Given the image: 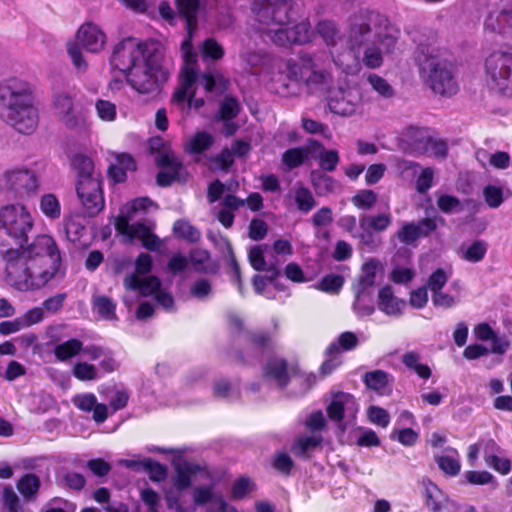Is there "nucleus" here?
<instances>
[{"label": "nucleus", "mask_w": 512, "mask_h": 512, "mask_svg": "<svg viewBox=\"0 0 512 512\" xmlns=\"http://www.w3.org/2000/svg\"><path fill=\"white\" fill-rule=\"evenodd\" d=\"M33 226V216L25 205L14 203L0 208V253L7 257V282L19 291L41 289L65 275L52 236L38 235L23 246Z\"/></svg>", "instance_id": "1"}, {"label": "nucleus", "mask_w": 512, "mask_h": 512, "mask_svg": "<svg viewBox=\"0 0 512 512\" xmlns=\"http://www.w3.org/2000/svg\"><path fill=\"white\" fill-rule=\"evenodd\" d=\"M111 66L124 73L129 85L140 94L154 92L169 77L154 44L135 38L124 39L116 45Z\"/></svg>", "instance_id": "2"}, {"label": "nucleus", "mask_w": 512, "mask_h": 512, "mask_svg": "<svg viewBox=\"0 0 512 512\" xmlns=\"http://www.w3.org/2000/svg\"><path fill=\"white\" fill-rule=\"evenodd\" d=\"M299 10L292 0H253L251 6L257 30L277 46L302 45L312 40L309 21L297 23Z\"/></svg>", "instance_id": "3"}, {"label": "nucleus", "mask_w": 512, "mask_h": 512, "mask_svg": "<svg viewBox=\"0 0 512 512\" xmlns=\"http://www.w3.org/2000/svg\"><path fill=\"white\" fill-rule=\"evenodd\" d=\"M400 31L375 11H361L351 18L347 43L351 50L364 48L363 64L375 69L382 65L383 54L394 48Z\"/></svg>", "instance_id": "4"}, {"label": "nucleus", "mask_w": 512, "mask_h": 512, "mask_svg": "<svg viewBox=\"0 0 512 512\" xmlns=\"http://www.w3.org/2000/svg\"><path fill=\"white\" fill-rule=\"evenodd\" d=\"M0 118L22 134L36 130L39 115L28 81L11 77L0 82Z\"/></svg>", "instance_id": "5"}, {"label": "nucleus", "mask_w": 512, "mask_h": 512, "mask_svg": "<svg viewBox=\"0 0 512 512\" xmlns=\"http://www.w3.org/2000/svg\"><path fill=\"white\" fill-rule=\"evenodd\" d=\"M152 267V258L149 254L143 253L136 260L135 272L126 276L124 286L129 291L124 296V303L131 308L134 303L132 293L139 292L142 296H154L155 300L165 310H172L174 300L172 295L161 285L160 280L155 276H146Z\"/></svg>", "instance_id": "6"}, {"label": "nucleus", "mask_w": 512, "mask_h": 512, "mask_svg": "<svg viewBox=\"0 0 512 512\" xmlns=\"http://www.w3.org/2000/svg\"><path fill=\"white\" fill-rule=\"evenodd\" d=\"M242 61L249 67L252 74L258 75L262 82L280 95H285L288 84L285 75H296L295 62L284 60L262 52H246L241 55Z\"/></svg>", "instance_id": "7"}, {"label": "nucleus", "mask_w": 512, "mask_h": 512, "mask_svg": "<svg viewBox=\"0 0 512 512\" xmlns=\"http://www.w3.org/2000/svg\"><path fill=\"white\" fill-rule=\"evenodd\" d=\"M153 205L147 197L135 199L122 206L114 224L116 231L127 241L138 239L146 249L156 251L160 248L161 241L150 228L143 223H129L139 212H145Z\"/></svg>", "instance_id": "8"}, {"label": "nucleus", "mask_w": 512, "mask_h": 512, "mask_svg": "<svg viewBox=\"0 0 512 512\" xmlns=\"http://www.w3.org/2000/svg\"><path fill=\"white\" fill-rule=\"evenodd\" d=\"M301 65L295 62L296 75H285L287 80L302 81L310 93H328L333 85L329 57L303 53L300 55Z\"/></svg>", "instance_id": "9"}, {"label": "nucleus", "mask_w": 512, "mask_h": 512, "mask_svg": "<svg viewBox=\"0 0 512 512\" xmlns=\"http://www.w3.org/2000/svg\"><path fill=\"white\" fill-rule=\"evenodd\" d=\"M40 162L16 164L0 173V191L16 199L30 198L40 189Z\"/></svg>", "instance_id": "10"}, {"label": "nucleus", "mask_w": 512, "mask_h": 512, "mask_svg": "<svg viewBox=\"0 0 512 512\" xmlns=\"http://www.w3.org/2000/svg\"><path fill=\"white\" fill-rule=\"evenodd\" d=\"M52 108L55 116L68 129L86 131L90 127L89 113L69 92H57L53 96Z\"/></svg>", "instance_id": "11"}, {"label": "nucleus", "mask_w": 512, "mask_h": 512, "mask_svg": "<svg viewBox=\"0 0 512 512\" xmlns=\"http://www.w3.org/2000/svg\"><path fill=\"white\" fill-rule=\"evenodd\" d=\"M488 86L499 93L512 97V53L496 51L485 61Z\"/></svg>", "instance_id": "12"}, {"label": "nucleus", "mask_w": 512, "mask_h": 512, "mask_svg": "<svg viewBox=\"0 0 512 512\" xmlns=\"http://www.w3.org/2000/svg\"><path fill=\"white\" fill-rule=\"evenodd\" d=\"M173 477V487L165 492V500L168 509L175 512H187L195 510V503L192 505L187 500L185 490L189 488L198 471V467L189 463L178 464Z\"/></svg>", "instance_id": "13"}, {"label": "nucleus", "mask_w": 512, "mask_h": 512, "mask_svg": "<svg viewBox=\"0 0 512 512\" xmlns=\"http://www.w3.org/2000/svg\"><path fill=\"white\" fill-rule=\"evenodd\" d=\"M106 36L103 31L93 23L83 24L77 31L76 43L68 44L67 52L78 70L86 68V61L83 58L79 46L91 53H97L104 48Z\"/></svg>", "instance_id": "14"}, {"label": "nucleus", "mask_w": 512, "mask_h": 512, "mask_svg": "<svg viewBox=\"0 0 512 512\" xmlns=\"http://www.w3.org/2000/svg\"><path fill=\"white\" fill-rule=\"evenodd\" d=\"M422 71L427 75V82L435 93L443 96L457 93L458 85L447 61L431 56L422 63Z\"/></svg>", "instance_id": "15"}, {"label": "nucleus", "mask_w": 512, "mask_h": 512, "mask_svg": "<svg viewBox=\"0 0 512 512\" xmlns=\"http://www.w3.org/2000/svg\"><path fill=\"white\" fill-rule=\"evenodd\" d=\"M330 420L337 423L342 432L353 425L359 412V404L355 397L347 392L331 391L326 406Z\"/></svg>", "instance_id": "16"}, {"label": "nucleus", "mask_w": 512, "mask_h": 512, "mask_svg": "<svg viewBox=\"0 0 512 512\" xmlns=\"http://www.w3.org/2000/svg\"><path fill=\"white\" fill-rule=\"evenodd\" d=\"M149 148L155 153V162L163 170L157 176V183L160 186H168L175 180H180L183 167L175 153L167 146L160 137L151 138Z\"/></svg>", "instance_id": "17"}, {"label": "nucleus", "mask_w": 512, "mask_h": 512, "mask_svg": "<svg viewBox=\"0 0 512 512\" xmlns=\"http://www.w3.org/2000/svg\"><path fill=\"white\" fill-rule=\"evenodd\" d=\"M483 26L486 32L497 34L508 43H511L512 5L504 0L491 2L488 6Z\"/></svg>", "instance_id": "18"}, {"label": "nucleus", "mask_w": 512, "mask_h": 512, "mask_svg": "<svg viewBox=\"0 0 512 512\" xmlns=\"http://www.w3.org/2000/svg\"><path fill=\"white\" fill-rule=\"evenodd\" d=\"M264 375L267 380L279 388L286 386L289 380L295 385H300V391L295 393L297 395L307 392L317 381V377L313 373H294L289 376L286 362L282 359L270 360L266 365Z\"/></svg>", "instance_id": "19"}, {"label": "nucleus", "mask_w": 512, "mask_h": 512, "mask_svg": "<svg viewBox=\"0 0 512 512\" xmlns=\"http://www.w3.org/2000/svg\"><path fill=\"white\" fill-rule=\"evenodd\" d=\"M77 196L89 216H95L104 208L101 178L77 180Z\"/></svg>", "instance_id": "20"}, {"label": "nucleus", "mask_w": 512, "mask_h": 512, "mask_svg": "<svg viewBox=\"0 0 512 512\" xmlns=\"http://www.w3.org/2000/svg\"><path fill=\"white\" fill-rule=\"evenodd\" d=\"M361 101L356 88H339L329 92L328 106L331 112L341 116L353 115Z\"/></svg>", "instance_id": "21"}, {"label": "nucleus", "mask_w": 512, "mask_h": 512, "mask_svg": "<svg viewBox=\"0 0 512 512\" xmlns=\"http://www.w3.org/2000/svg\"><path fill=\"white\" fill-rule=\"evenodd\" d=\"M193 501L195 505H209L208 512H238L230 506L223 495L217 492L213 486H197L193 490Z\"/></svg>", "instance_id": "22"}, {"label": "nucleus", "mask_w": 512, "mask_h": 512, "mask_svg": "<svg viewBox=\"0 0 512 512\" xmlns=\"http://www.w3.org/2000/svg\"><path fill=\"white\" fill-rule=\"evenodd\" d=\"M437 228L436 220L425 218L418 223H405L396 233L400 242L413 245L419 238L428 236Z\"/></svg>", "instance_id": "23"}, {"label": "nucleus", "mask_w": 512, "mask_h": 512, "mask_svg": "<svg viewBox=\"0 0 512 512\" xmlns=\"http://www.w3.org/2000/svg\"><path fill=\"white\" fill-rule=\"evenodd\" d=\"M426 505L433 512H455L456 506L454 502L449 500L442 491L430 480L422 481Z\"/></svg>", "instance_id": "24"}, {"label": "nucleus", "mask_w": 512, "mask_h": 512, "mask_svg": "<svg viewBox=\"0 0 512 512\" xmlns=\"http://www.w3.org/2000/svg\"><path fill=\"white\" fill-rule=\"evenodd\" d=\"M73 404L82 411H93V419L97 423L104 422L108 417V408L105 404L97 402V398L92 393L78 394L72 399Z\"/></svg>", "instance_id": "25"}, {"label": "nucleus", "mask_w": 512, "mask_h": 512, "mask_svg": "<svg viewBox=\"0 0 512 512\" xmlns=\"http://www.w3.org/2000/svg\"><path fill=\"white\" fill-rule=\"evenodd\" d=\"M377 305L386 315L399 316L406 307V302L394 295L391 286L385 285L378 292Z\"/></svg>", "instance_id": "26"}, {"label": "nucleus", "mask_w": 512, "mask_h": 512, "mask_svg": "<svg viewBox=\"0 0 512 512\" xmlns=\"http://www.w3.org/2000/svg\"><path fill=\"white\" fill-rule=\"evenodd\" d=\"M322 441L323 437L320 433H305L295 439L291 451L298 457H306L318 448Z\"/></svg>", "instance_id": "27"}, {"label": "nucleus", "mask_w": 512, "mask_h": 512, "mask_svg": "<svg viewBox=\"0 0 512 512\" xmlns=\"http://www.w3.org/2000/svg\"><path fill=\"white\" fill-rule=\"evenodd\" d=\"M381 267V263L377 259L372 258L366 261L362 266L358 284L354 289L358 291L373 292L376 274Z\"/></svg>", "instance_id": "28"}, {"label": "nucleus", "mask_w": 512, "mask_h": 512, "mask_svg": "<svg viewBox=\"0 0 512 512\" xmlns=\"http://www.w3.org/2000/svg\"><path fill=\"white\" fill-rule=\"evenodd\" d=\"M268 246L257 245L249 250L248 258L251 266L257 271H267L273 275H280L275 263H268L265 260Z\"/></svg>", "instance_id": "29"}, {"label": "nucleus", "mask_w": 512, "mask_h": 512, "mask_svg": "<svg viewBox=\"0 0 512 512\" xmlns=\"http://www.w3.org/2000/svg\"><path fill=\"white\" fill-rule=\"evenodd\" d=\"M239 110V103L234 98L227 97L221 104L220 115L224 120V133L228 136L234 134L238 128L231 120L237 116Z\"/></svg>", "instance_id": "30"}, {"label": "nucleus", "mask_w": 512, "mask_h": 512, "mask_svg": "<svg viewBox=\"0 0 512 512\" xmlns=\"http://www.w3.org/2000/svg\"><path fill=\"white\" fill-rule=\"evenodd\" d=\"M392 223V216L389 213L378 215H363L360 218V227L363 231L369 233L371 231L382 232L386 230Z\"/></svg>", "instance_id": "31"}, {"label": "nucleus", "mask_w": 512, "mask_h": 512, "mask_svg": "<svg viewBox=\"0 0 512 512\" xmlns=\"http://www.w3.org/2000/svg\"><path fill=\"white\" fill-rule=\"evenodd\" d=\"M214 143L213 136L205 131L197 132L184 144V150L189 154H201Z\"/></svg>", "instance_id": "32"}, {"label": "nucleus", "mask_w": 512, "mask_h": 512, "mask_svg": "<svg viewBox=\"0 0 512 512\" xmlns=\"http://www.w3.org/2000/svg\"><path fill=\"white\" fill-rule=\"evenodd\" d=\"M436 461L440 469L448 475L455 476L460 471V456L453 448L445 449L442 455L436 457Z\"/></svg>", "instance_id": "33"}, {"label": "nucleus", "mask_w": 512, "mask_h": 512, "mask_svg": "<svg viewBox=\"0 0 512 512\" xmlns=\"http://www.w3.org/2000/svg\"><path fill=\"white\" fill-rule=\"evenodd\" d=\"M311 182L318 195L336 193L340 190V184L336 180L318 171L311 173Z\"/></svg>", "instance_id": "34"}, {"label": "nucleus", "mask_w": 512, "mask_h": 512, "mask_svg": "<svg viewBox=\"0 0 512 512\" xmlns=\"http://www.w3.org/2000/svg\"><path fill=\"white\" fill-rule=\"evenodd\" d=\"M487 249L488 247L486 242L482 240H476L472 243L462 244L459 249V254L464 260L476 263L484 258Z\"/></svg>", "instance_id": "35"}, {"label": "nucleus", "mask_w": 512, "mask_h": 512, "mask_svg": "<svg viewBox=\"0 0 512 512\" xmlns=\"http://www.w3.org/2000/svg\"><path fill=\"white\" fill-rule=\"evenodd\" d=\"M39 209L49 220H56L61 216V204L53 193H45L39 199Z\"/></svg>", "instance_id": "36"}, {"label": "nucleus", "mask_w": 512, "mask_h": 512, "mask_svg": "<svg viewBox=\"0 0 512 512\" xmlns=\"http://www.w3.org/2000/svg\"><path fill=\"white\" fill-rule=\"evenodd\" d=\"M431 137V132L427 128L410 127L406 132L407 141L417 153H421L425 149Z\"/></svg>", "instance_id": "37"}, {"label": "nucleus", "mask_w": 512, "mask_h": 512, "mask_svg": "<svg viewBox=\"0 0 512 512\" xmlns=\"http://www.w3.org/2000/svg\"><path fill=\"white\" fill-rule=\"evenodd\" d=\"M189 260L194 270L198 272L211 273L217 269V266L210 259L209 252L203 249H194L190 253Z\"/></svg>", "instance_id": "38"}, {"label": "nucleus", "mask_w": 512, "mask_h": 512, "mask_svg": "<svg viewBox=\"0 0 512 512\" xmlns=\"http://www.w3.org/2000/svg\"><path fill=\"white\" fill-rule=\"evenodd\" d=\"M82 351V342L78 339H70L58 344L54 349V354L59 361H67Z\"/></svg>", "instance_id": "39"}, {"label": "nucleus", "mask_w": 512, "mask_h": 512, "mask_svg": "<svg viewBox=\"0 0 512 512\" xmlns=\"http://www.w3.org/2000/svg\"><path fill=\"white\" fill-rule=\"evenodd\" d=\"M291 195L297 205V208L308 213L315 206V200L311 191L303 186H297L291 191Z\"/></svg>", "instance_id": "40"}, {"label": "nucleus", "mask_w": 512, "mask_h": 512, "mask_svg": "<svg viewBox=\"0 0 512 512\" xmlns=\"http://www.w3.org/2000/svg\"><path fill=\"white\" fill-rule=\"evenodd\" d=\"M73 164L78 172L77 180H86L87 178H100V174L95 171L94 163L91 158L85 155H77Z\"/></svg>", "instance_id": "41"}, {"label": "nucleus", "mask_w": 512, "mask_h": 512, "mask_svg": "<svg viewBox=\"0 0 512 512\" xmlns=\"http://www.w3.org/2000/svg\"><path fill=\"white\" fill-rule=\"evenodd\" d=\"M354 310L359 316H368L374 312L373 292L355 290Z\"/></svg>", "instance_id": "42"}, {"label": "nucleus", "mask_w": 512, "mask_h": 512, "mask_svg": "<svg viewBox=\"0 0 512 512\" xmlns=\"http://www.w3.org/2000/svg\"><path fill=\"white\" fill-rule=\"evenodd\" d=\"M75 378L80 381H95L101 377V373L97 366L88 363L87 361L77 362L72 369Z\"/></svg>", "instance_id": "43"}, {"label": "nucleus", "mask_w": 512, "mask_h": 512, "mask_svg": "<svg viewBox=\"0 0 512 512\" xmlns=\"http://www.w3.org/2000/svg\"><path fill=\"white\" fill-rule=\"evenodd\" d=\"M402 362L422 379H428L431 376V369L426 364L420 362V357L415 352L405 353L402 357Z\"/></svg>", "instance_id": "44"}, {"label": "nucleus", "mask_w": 512, "mask_h": 512, "mask_svg": "<svg viewBox=\"0 0 512 512\" xmlns=\"http://www.w3.org/2000/svg\"><path fill=\"white\" fill-rule=\"evenodd\" d=\"M40 488V479L34 474L24 475L17 483V489L26 499L36 496Z\"/></svg>", "instance_id": "45"}, {"label": "nucleus", "mask_w": 512, "mask_h": 512, "mask_svg": "<svg viewBox=\"0 0 512 512\" xmlns=\"http://www.w3.org/2000/svg\"><path fill=\"white\" fill-rule=\"evenodd\" d=\"M358 344L357 336L352 332L342 333L336 342L331 343L327 350V354L340 353L354 349Z\"/></svg>", "instance_id": "46"}, {"label": "nucleus", "mask_w": 512, "mask_h": 512, "mask_svg": "<svg viewBox=\"0 0 512 512\" xmlns=\"http://www.w3.org/2000/svg\"><path fill=\"white\" fill-rule=\"evenodd\" d=\"M93 309L104 319L112 320L115 318V303L106 296H98L93 300Z\"/></svg>", "instance_id": "47"}, {"label": "nucleus", "mask_w": 512, "mask_h": 512, "mask_svg": "<svg viewBox=\"0 0 512 512\" xmlns=\"http://www.w3.org/2000/svg\"><path fill=\"white\" fill-rule=\"evenodd\" d=\"M279 275H273L270 273L269 276L256 275L253 278V287L256 293L263 295L267 298H272L273 295L270 293L269 288H277L276 278Z\"/></svg>", "instance_id": "48"}, {"label": "nucleus", "mask_w": 512, "mask_h": 512, "mask_svg": "<svg viewBox=\"0 0 512 512\" xmlns=\"http://www.w3.org/2000/svg\"><path fill=\"white\" fill-rule=\"evenodd\" d=\"M96 114L104 122H113L117 118V107L114 103L104 99L95 102Z\"/></svg>", "instance_id": "49"}, {"label": "nucleus", "mask_w": 512, "mask_h": 512, "mask_svg": "<svg viewBox=\"0 0 512 512\" xmlns=\"http://www.w3.org/2000/svg\"><path fill=\"white\" fill-rule=\"evenodd\" d=\"M307 158V152L303 148L288 149L282 155V162L288 170L299 167Z\"/></svg>", "instance_id": "50"}, {"label": "nucleus", "mask_w": 512, "mask_h": 512, "mask_svg": "<svg viewBox=\"0 0 512 512\" xmlns=\"http://www.w3.org/2000/svg\"><path fill=\"white\" fill-rule=\"evenodd\" d=\"M415 272L409 265L394 264L389 278L395 284H407L414 278Z\"/></svg>", "instance_id": "51"}, {"label": "nucleus", "mask_w": 512, "mask_h": 512, "mask_svg": "<svg viewBox=\"0 0 512 512\" xmlns=\"http://www.w3.org/2000/svg\"><path fill=\"white\" fill-rule=\"evenodd\" d=\"M174 233L189 242H196L200 238V232L190 223L179 220L173 226Z\"/></svg>", "instance_id": "52"}, {"label": "nucleus", "mask_w": 512, "mask_h": 512, "mask_svg": "<svg viewBox=\"0 0 512 512\" xmlns=\"http://www.w3.org/2000/svg\"><path fill=\"white\" fill-rule=\"evenodd\" d=\"M389 375L381 370L368 372L364 376L365 384L376 391L382 392L388 383Z\"/></svg>", "instance_id": "53"}, {"label": "nucleus", "mask_w": 512, "mask_h": 512, "mask_svg": "<svg viewBox=\"0 0 512 512\" xmlns=\"http://www.w3.org/2000/svg\"><path fill=\"white\" fill-rule=\"evenodd\" d=\"M319 166L322 170L334 171L339 163V155L336 150L322 149L318 154Z\"/></svg>", "instance_id": "54"}, {"label": "nucleus", "mask_w": 512, "mask_h": 512, "mask_svg": "<svg viewBox=\"0 0 512 512\" xmlns=\"http://www.w3.org/2000/svg\"><path fill=\"white\" fill-rule=\"evenodd\" d=\"M377 202V194L372 190H360L353 198L352 203L359 209H370Z\"/></svg>", "instance_id": "55"}, {"label": "nucleus", "mask_w": 512, "mask_h": 512, "mask_svg": "<svg viewBox=\"0 0 512 512\" xmlns=\"http://www.w3.org/2000/svg\"><path fill=\"white\" fill-rule=\"evenodd\" d=\"M317 31L328 46H333L336 44L338 31L333 22L320 21L317 25Z\"/></svg>", "instance_id": "56"}, {"label": "nucleus", "mask_w": 512, "mask_h": 512, "mask_svg": "<svg viewBox=\"0 0 512 512\" xmlns=\"http://www.w3.org/2000/svg\"><path fill=\"white\" fill-rule=\"evenodd\" d=\"M437 206L442 212L447 214L458 213L462 210L460 200L447 194H442L438 197Z\"/></svg>", "instance_id": "57"}, {"label": "nucleus", "mask_w": 512, "mask_h": 512, "mask_svg": "<svg viewBox=\"0 0 512 512\" xmlns=\"http://www.w3.org/2000/svg\"><path fill=\"white\" fill-rule=\"evenodd\" d=\"M368 82L379 95L385 98L392 97L394 94V90L392 86L382 77L371 74L368 77Z\"/></svg>", "instance_id": "58"}, {"label": "nucleus", "mask_w": 512, "mask_h": 512, "mask_svg": "<svg viewBox=\"0 0 512 512\" xmlns=\"http://www.w3.org/2000/svg\"><path fill=\"white\" fill-rule=\"evenodd\" d=\"M483 196L486 204L491 208H497L503 202V190L499 186H486L483 190Z\"/></svg>", "instance_id": "59"}, {"label": "nucleus", "mask_w": 512, "mask_h": 512, "mask_svg": "<svg viewBox=\"0 0 512 512\" xmlns=\"http://www.w3.org/2000/svg\"><path fill=\"white\" fill-rule=\"evenodd\" d=\"M190 293L194 298L206 300L212 294V284L207 279H198L191 285Z\"/></svg>", "instance_id": "60"}, {"label": "nucleus", "mask_w": 512, "mask_h": 512, "mask_svg": "<svg viewBox=\"0 0 512 512\" xmlns=\"http://www.w3.org/2000/svg\"><path fill=\"white\" fill-rule=\"evenodd\" d=\"M447 153V144L441 139L431 137L429 143L425 146L420 154L430 157H444Z\"/></svg>", "instance_id": "61"}, {"label": "nucleus", "mask_w": 512, "mask_h": 512, "mask_svg": "<svg viewBox=\"0 0 512 512\" xmlns=\"http://www.w3.org/2000/svg\"><path fill=\"white\" fill-rule=\"evenodd\" d=\"M344 279L340 275L330 274L325 276L320 283L318 284V287L320 290L327 292V293H337L341 287L343 286Z\"/></svg>", "instance_id": "62"}, {"label": "nucleus", "mask_w": 512, "mask_h": 512, "mask_svg": "<svg viewBox=\"0 0 512 512\" xmlns=\"http://www.w3.org/2000/svg\"><path fill=\"white\" fill-rule=\"evenodd\" d=\"M201 52L203 57L211 58L213 60L221 59L224 55V50L222 46L211 38L206 39L203 42Z\"/></svg>", "instance_id": "63"}, {"label": "nucleus", "mask_w": 512, "mask_h": 512, "mask_svg": "<svg viewBox=\"0 0 512 512\" xmlns=\"http://www.w3.org/2000/svg\"><path fill=\"white\" fill-rule=\"evenodd\" d=\"M3 506L9 512H22L19 497L11 487L3 490Z\"/></svg>", "instance_id": "64"}]
</instances>
